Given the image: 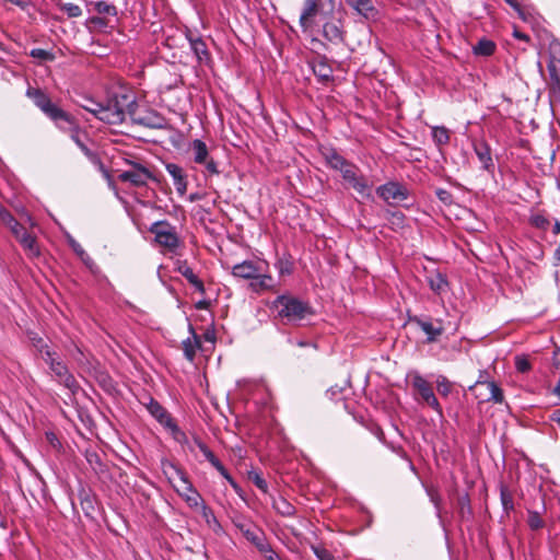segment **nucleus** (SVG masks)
<instances>
[{"label": "nucleus", "instance_id": "nucleus-1", "mask_svg": "<svg viewBox=\"0 0 560 560\" xmlns=\"http://www.w3.org/2000/svg\"><path fill=\"white\" fill-rule=\"evenodd\" d=\"M268 262L266 260H243L232 267L233 277L249 281L248 289L257 294L265 291H273L276 281L268 272Z\"/></svg>", "mask_w": 560, "mask_h": 560}, {"label": "nucleus", "instance_id": "nucleus-2", "mask_svg": "<svg viewBox=\"0 0 560 560\" xmlns=\"http://www.w3.org/2000/svg\"><path fill=\"white\" fill-rule=\"evenodd\" d=\"M272 307L288 324H299L305 317L313 315V310L307 302L287 294L278 295L272 302Z\"/></svg>", "mask_w": 560, "mask_h": 560}, {"label": "nucleus", "instance_id": "nucleus-3", "mask_svg": "<svg viewBox=\"0 0 560 560\" xmlns=\"http://www.w3.org/2000/svg\"><path fill=\"white\" fill-rule=\"evenodd\" d=\"M163 471L173 483L176 492L184 498L190 508H197L203 503L201 495L180 468L171 462H165L163 463Z\"/></svg>", "mask_w": 560, "mask_h": 560}, {"label": "nucleus", "instance_id": "nucleus-4", "mask_svg": "<svg viewBox=\"0 0 560 560\" xmlns=\"http://www.w3.org/2000/svg\"><path fill=\"white\" fill-rule=\"evenodd\" d=\"M26 96L31 98L35 106L38 107L51 121H54L57 128H65L67 124L72 122V116L52 103L45 91L30 86L26 90Z\"/></svg>", "mask_w": 560, "mask_h": 560}, {"label": "nucleus", "instance_id": "nucleus-5", "mask_svg": "<svg viewBox=\"0 0 560 560\" xmlns=\"http://www.w3.org/2000/svg\"><path fill=\"white\" fill-rule=\"evenodd\" d=\"M138 103L136 96L131 92H116L107 101V113L116 117L115 121H108L109 125H119L125 121L126 117H131Z\"/></svg>", "mask_w": 560, "mask_h": 560}, {"label": "nucleus", "instance_id": "nucleus-6", "mask_svg": "<svg viewBox=\"0 0 560 560\" xmlns=\"http://www.w3.org/2000/svg\"><path fill=\"white\" fill-rule=\"evenodd\" d=\"M149 413L170 432L172 438L179 444L188 442L186 433L176 424L171 413L155 399L150 398L147 404Z\"/></svg>", "mask_w": 560, "mask_h": 560}, {"label": "nucleus", "instance_id": "nucleus-7", "mask_svg": "<svg viewBox=\"0 0 560 560\" xmlns=\"http://www.w3.org/2000/svg\"><path fill=\"white\" fill-rule=\"evenodd\" d=\"M409 376L411 378V386L416 392L417 399L429 406L440 418H442L443 408L439 402L431 384L418 371L411 372Z\"/></svg>", "mask_w": 560, "mask_h": 560}, {"label": "nucleus", "instance_id": "nucleus-8", "mask_svg": "<svg viewBox=\"0 0 560 560\" xmlns=\"http://www.w3.org/2000/svg\"><path fill=\"white\" fill-rule=\"evenodd\" d=\"M149 231L154 234L155 242L171 253H175L180 246L176 228L165 220L152 223Z\"/></svg>", "mask_w": 560, "mask_h": 560}, {"label": "nucleus", "instance_id": "nucleus-9", "mask_svg": "<svg viewBox=\"0 0 560 560\" xmlns=\"http://www.w3.org/2000/svg\"><path fill=\"white\" fill-rule=\"evenodd\" d=\"M131 121L133 124L149 127L152 129H163L166 127V119L153 109L140 108L137 105L135 112H131Z\"/></svg>", "mask_w": 560, "mask_h": 560}, {"label": "nucleus", "instance_id": "nucleus-10", "mask_svg": "<svg viewBox=\"0 0 560 560\" xmlns=\"http://www.w3.org/2000/svg\"><path fill=\"white\" fill-rule=\"evenodd\" d=\"M189 150L192 154L194 162L200 165H205L209 174L218 175L220 173L218 164L214 162L213 159L209 156L208 147L202 140H192Z\"/></svg>", "mask_w": 560, "mask_h": 560}, {"label": "nucleus", "instance_id": "nucleus-11", "mask_svg": "<svg viewBox=\"0 0 560 560\" xmlns=\"http://www.w3.org/2000/svg\"><path fill=\"white\" fill-rule=\"evenodd\" d=\"M128 163L132 168L119 174L118 178L120 182H128L133 186L140 187L145 186L149 179H154L152 173L144 165L133 161H128Z\"/></svg>", "mask_w": 560, "mask_h": 560}, {"label": "nucleus", "instance_id": "nucleus-12", "mask_svg": "<svg viewBox=\"0 0 560 560\" xmlns=\"http://www.w3.org/2000/svg\"><path fill=\"white\" fill-rule=\"evenodd\" d=\"M376 194L382 198L386 203H392V201H402L406 200L409 196V191L405 185L398 182H387L376 188Z\"/></svg>", "mask_w": 560, "mask_h": 560}, {"label": "nucleus", "instance_id": "nucleus-13", "mask_svg": "<svg viewBox=\"0 0 560 560\" xmlns=\"http://www.w3.org/2000/svg\"><path fill=\"white\" fill-rule=\"evenodd\" d=\"M195 443L205 458L211 464V466L215 468L217 471L231 485L235 492L238 493L241 491V487L225 469L219 458L213 454V452L199 439H195Z\"/></svg>", "mask_w": 560, "mask_h": 560}, {"label": "nucleus", "instance_id": "nucleus-14", "mask_svg": "<svg viewBox=\"0 0 560 560\" xmlns=\"http://www.w3.org/2000/svg\"><path fill=\"white\" fill-rule=\"evenodd\" d=\"M325 22L323 24L322 34L330 43L338 45L343 43V30L342 22L340 19L335 16H324Z\"/></svg>", "mask_w": 560, "mask_h": 560}, {"label": "nucleus", "instance_id": "nucleus-15", "mask_svg": "<svg viewBox=\"0 0 560 560\" xmlns=\"http://www.w3.org/2000/svg\"><path fill=\"white\" fill-rule=\"evenodd\" d=\"M185 37L188 40L190 49L194 52L197 61L199 63L208 65L211 61V56L202 37L198 34H194L189 30L185 32Z\"/></svg>", "mask_w": 560, "mask_h": 560}, {"label": "nucleus", "instance_id": "nucleus-16", "mask_svg": "<svg viewBox=\"0 0 560 560\" xmlns=\"http://www.w3.org/2000/svg\"><path fill=\"white\" fill-rule=\"evenodd\" d=\"M50 371L54 374L56 381L69 389L71 394H75L79 390L80 386L73 374L70 373L65 362L55 364V368H52Z\"/></svg>", "mask_w": 560, "mask_h": 560}, {"label": "nucleus", "instance_id": "nucleus-17", "mask_svg": "<svg viewBox=\"0 0 560 560\" xmlns=\"http://www.w3.org/2000/svg\"><path fill=\"white\" fill-rule=\"evenodd\" d=\"M322 13L319 11V3L318 0H305L304 8L300 15V26L301 28L306 32L313 26L314 19ZM325 15L323 14V18Z\"/></svg>", "mask_w": 560, "mask_h": 560}, {"label": "nucleus", "instance_id": "nucleus-18", "mask_svg": "<svg viewBox=\"0 0 560 560\" xmlns=\"http://www.w3.org/2000/svg\"><path fill=\"white\" fill-rule=\"evenodd\" d=\"M345 2L365 20H376L378 16V10L372 0H345Z\"/></svg>", "mask_w": 560, "mask_h": 560}, {"label": "nucleus", "instance_id": "nucleus-19", "mask_svg": "<svg viewBox=\"0 0 560 560\" xmlns=\"http://www.w3.org/2000/svg\"><path fill=\"white\" fill-rule=\"evenodd\" d=\"M474 152L481 163V168L488 173L494 172V163L491 155V149L486 141H478L474 143Z\"/></svg>", "mask_w": 560, "mask_h": 560}, {"label": "nucleus", "instance_id": "nucleus-20", "mask_svg": "<svg viewBox=\"0 0 560 560\" xmlns=\"http://www.w3.org/2000/svg\"><path fill=\"white\" fill-rule=\"evenodd\" d=\"M14 236L25 250L28 258H36L39 256L40 250L36 237L30 234L25 228Z\"/></svg>", "mask_w": 560, "mask_h": 560}, {"label": "nucleus", "instance_id": "nucleus-21", "mask_svg": "<svg viewBox=\"0 0 560 560\" xmlns=\"http://www.w3.org/2000/svg\"><path fill=\"white\" fill-rule=\"evenodd\" d=\"M175 270L180 273L197 291L205 292L203 282L195 275L187 260L178 259L175 262Z\"/></svg>", "mask_w": 560, "mask_h": 560}, {"label": "nucleus", "instance_id": "nucleus-22", "mask_svg": "<svg viewBox=\"0 0 560 560\" xmlns=\"http://www.w3.org/2000/svg\"><path fill=\"white\" fill-rule=\"evenodd\" d=\"M165 168L173 178V184L176 188V191L180 196L185 195L187 190V180L183 168L175 163H167L165 165Z\"/></svg>", "mask_w": 560, "mask_h": 560}, {"label": "nucleus", "instance_id": "nucleus-23", "mask_svg": "<svg viewBox=\"0 0 560 560\" xmlns=\"http://www.w3.org/2000/svg\"><path fill=\"white\" fill-rule=\"evenodd\" d=\"M82 108L93 114L97 119L108 124V121H115L116 117L113 114L107 113L106 104L98 103L94 100H86Z\"/></svg>", "mask_w": 560, "mask_h": 560}, {"label": "nucleus", "instance_id": "nucleus-24", "mask_svg": "<svg viewBox=\"0 0 560 560\" xmlns=\"http://www.w3.org/2000/svg\"><path fill=\"white\" fill-rule=\"evenodd\" d=\"M61 131H69L71 139L75 142V144L82 150V152L89 156L92 158L94 154L93 152L84 144L82 141L83 133L81 132L79 126L77 125L74 118L72 117V122L67 124L65 128H59Z\"/></svg>", "mask_w": 560, "mask_h": 560}, {"label": "nucleus", "instance_id": "nucleus-25", "mask_svg": "<svg viewBox=\"0 0 560 560\" xmlns=\"http://www.w3.org/2000/svg\"><path fill=\"white\" fill-rule=\"evenodd\" d=\"M189 331L191 334V337L186 338L182 345L184 357L188 361L192 362L196 355V351L200 347V340L191 325H189Z\"/></svg>", "mask_w": 560, "mask_h": 560}, {"label": "nucleus", "instance_id": "nucleus-26", "mask_svg": "<svg viewBox=\"0 0 560 560\" xmlns=\"http://www.w3.org/2000/svg\"><path fill=\"white\" fill-rule=\"evenodd\" d=\"M427 281L430 289L436 294H442L448 289V281L446 277L440 271L431 272L427 277Z\"/></svg>", "mask_w": 560, "mask_h": 560}, {"label": "nucleus", "instance_id": "nucleus-27", "mask_svg": "<svg viewBox=\"0 0 560 560\" xmlns=\"http://www.w3.org/2000/svg\"><path fill=\"white\" fill-rule=\"evenodd\" d=\"M417 325L427 335V342H434L444 331L441 325L434 326L432 322L427 319H416Z\"/></svg>", "mask_w": 560, "mask_h": 560}, {"label": "nucleus", "instance_id": "nucleus-28", "mask_svg": "<svg viewBox=\"0 0 560 560\" xmlns=\"http://www.w3.org/2000/svg\"><path fill=\"white\" fill-rule=\"evenodd\" d=\"M327 165L336 171H340L342 167H347L348 160L340 155L336 149L330 148L323 152Z\"/></svg>", "mask_w": 560, "mask_h": 560}, {"label": "nucleus", "instance_id": "nucleus-29", "mask_svg": "<svg viewBox=\"0 0 560 560\" xmlns=\"http://www.w3.org/2000/svg\"><path fill=\"white\" fill-rule=\"evenodd\" d=\"M244 537L255 545L259 552L268 544L265 533L257 526L252 529L244 530Z\"/></svg>", "mask_w": 560, "mask_h": 560}, {"label": "nucleus", "instance_id": "nucleus-30", "mask_svg": "<svg viewBox=\"0 0 560 560\" xmlns=\"http://www.w3.org/2000/svg\"><path fill=\"white\" fill-rule=\"evenodd\" d=\"M275 268L277 269L279 276H290L294 269L291 255L288 253L278 255L275 261Z\"/></svg>", "mask_w": 560, "mask_h": 560}, {"label": "nucleus", "instance_id": "nucleus-31", "mask_svg": "<svg viewBox=\"0 0 560 560\" xmlns=\"http://www.w3.org/2000/svg\"><path fill=\"white\" fill-rule=\"evenodd\" d=\"M313 72L320 82H328L332 79V69L325 59H319L313 63Z\"/></svg>", "mask_w": 560, "mask_h": 560}, {"label": "nucleus", "instance_id": "nucleus-32", "mask_svg": "<svg viewBox=\"0 0 560 560\" xmlns=\"http://www.w3.org/2000/svg\"><path fill=\"white\" fill-rule=\"evenodd\" d=\"M0 220L1 222L10 229L13 235H16L24 226L16 221V219L12 215V213L5 209L4 207H0Z\"/></svg>", "mask_w": 560, "mask_h": 560}, {"label": "nucleus", "instance_id": "nucleus-33", "mask_svg": "<svg viewBox=\"0 0 560 560\" xmlns=\"http://www.w3.org/2000/svg\"><path fill=\"white\" fill-rule=\"evenodd\" d=\"M67 242L72 250L77 254V256L81 259V261L90 269L93 268L94 261L89 256V254L83 249V247L70 235L67 234Z\"/></svg>", "mask_w": 560, "mask_h": 560}, {"label": "nucleus", "instance_id": "nucleus-34", "mask_svg": "<svg viewBox=\"0 0 560 560\" xmlns=\"http://www.w3.org/2000/svg\"><path fill=\"white\" fill-rule=\"evenodd\" d=\"M272 508L282 516H292L295 513V508L282 497L273 498Z\"/></svg>", "mask_w": 560, "mask_h": 560}, {"label": "nucleus", "instance_id": "nucleus-35", "mask_svg": "<svg viewBox=\"0 0 560 560\" xmlns=\"http://www.w3.org/2000/svg\"><path fill=\"white\" fill-rule=\"evenodd\" d=\"M510 4L518 14L523 21H529L532 19L530 7L526 4V0H504Z\"/></svg>", "mask_w": 560, "mask_h": 560}, {"label": "nucleus", "instance_id": "nucleus-36", "mask_svg": "<svg viewBox=\"0 0 560 560\" xmlns=\"http://www.w3.org/2000/svg\"><path fill=\"white\" fill-rule=\"evenodd\" d=\"M479 384L486 385L487 388L489 389V397L487 398V400H491L495 404L503 402V399H504L503 392L498 386V384L495 382H493V381H491V382L477 381V385H479Z\"/></svg>", "mask_w": 560, "mask_h": 560}, {"label": "nucleus", "instance_id": "nucleus-37", "mask_svg": "<svg viewBox=\"0 0 560 560\" xmlns=\"http://www.w3.org/2000/svg\"><path fill=\"white\" fill-rule=\"evenodd\" d=\"M495 50V44L490 40V39H486V38H482L480 39L474 47H472V52L476 55V56H485V57H488V56H491Z\"/></svg>", "mask_w": 560, "mask_h": 560}, {"label": "nucleus", "instance_id": "nucleus-38", "mask_svg": "<svg viewBox=\"0 0 560 560\" xmlns=\"http://www.w3.org/2000/svg\"><path fill=\"white\" fill-rule=\"evenodd\" d=\"M425 492H427L430 501L434 505L436 517L442 523V509H441L442 499H441L438 488L427 487Z\"/></svg>", "mask_w": 560, "mask_h": 560}, {"label": "nucleus", "instance_id": "nucleus-39", "mask_svg": "<svg viewBox=\"0 0 560 560\" xmlns=\"http://www.w3.org/2000/svg\"><path fill=\"white\" fill-rule=\"evenodd\" d=\"M93 10L104 16H115L117 14L116 7L107 1L92 2Z\"/></svg>", "mask_w": 560, "mask_h": 560}, {"label": "nucleus", "instance_id": "nucleus-40", "mask_svg": "<svg viewBox=\"0 0 560 560\" xmlns=\"http://www.w3.org/2000/svg\"><path fill=\"white\" fill-rule=\"evenodd\" d=\"M458 514L462 520H470L472 517V510L470 505V499L467 493L458 498Z\"/></svg>", "mask_w": 560, "mask_h": 560}, {"label": "nucleus", "instance_id": "nucleus-41", "mask_svg": "<svg viewBox=\"0 0 560 560\" xmlns=\"http://www.w3.org/2000/svg\"><path fill=\"white\" fill-rule=\"evenodd\" d=\"M351 187L363 197L371 196L370 185L366 179L362 176H357L354 180L350 183Z\"/></svg>", "mask_w": 560, "mask_h": 560}, {"label": "nucleus", "instance_id": "nucleus-42", "mask_svg": "<svg viewBox=\"0 0 560 560\" xmlns=\"http://www.w3.org/2000/svg\"><path fill=\"white\" fill-rule=\"evenodd\" d=\"M386 219L393 229H401L405 225L406 217L400 211H387Z\"/></svg>", "mask_w": 560, "mask_h": 560}, {"label": "nucleus", "instance_id": "nucleus-43", "mask_svg": "<svg viewBox=\"0 0 560 560\" xmlns=\"http://www.w3.org/2000/svg\"><path fill=\"white\" fill-rule=\"evenodd\" d=\"M527 524L532 530H539L545 526V522L539 512L533 510L527 511Z\"/></svg>", "mask_w": 560, "mask_h": 560}, {"label": "nucleus", "instance_id": "nucleus-44", "mask_svg": "<svg viewBox=\"0 0 560 560\" xmlns=\"http://www.w3.org/2000/svg\"><path fill=\"white\" fill-rule=\"evenodd\" d=\"M500 499H501V504H502L503 511L505 513L509 514L511 511H513V509H514L513 497H512L511 492L508 490V488L504 486H501V488H500Z\"/></svg>", "mask_w": 560, "mask_h": 560}, {"label": "nucleus", "instance_id": "nucleus-45", "mask_svg": "<svg viewBox=\"0 0 560 560\" xmlns=\"http://www.w3.org/2000/svg\"><path fill=\"white\" fill-rule=\"evenodd\" d=\"M201 506V515L202 517L205 518L206 523L212 527L214 530H217V528H221V525L220 523L218 522L213 511L208 508L205 502L200 505Z\"/></svg>", "mask_w": 560, "mask_h": 560}, {"label": "nucleus", "instance_id": "nucleus-46", "mask_svg": "<svg viewBox=\"0 0 560 560\" xmlns=\"http://www.w3.org/2000/svg\"><path fill=\"white\" fill-rule=\"evenodd\" d=\"M435 383H436L438 392L443 397H447L452 393L453 383L446 376L438 375Z\"/></svg>", "mask_w": 560, "mask_h": 560}, {"label": "nucleus", "instance_id": "nucleus-47", "mask_svg": "<svg viewBox=\"0 0 560 560\" xmlns=\"http://www.w3.org/2000/svg\"><path fill=\"white\" fill-rule=\"evenodd\" d=\"M432 138L438 144H446L450 141L448 130L445 127L435 126L431 130Z\"/></svg>", "mask_w": 560, "mask_h": 560}, {"label": "nucleus", "instance_id": "nucleus-48", "mask_svg": "<svg viewBox=\"0 0 560 560\" xmlns=\"http://www.w3.org/2000/svg\"><path fill=\"white\" fill-rule=\"evenodd\" d=\"M529 222L533 226L546 231L549 225L550 221L548 218H546L542 213H534L529 218Z\"/></svg>", "mask_w": 560, "mask_h": 560}, {"label": "nucleus", "instance_id": "nucleus-49", "mask_svg": "<svg viewBox=\"0 0 560 560\" xmlns=\"http://www.w3.org/2000/svg\"><path fill=\"white\" fill-rule=\"evenodd\" d=\"M60 8L69 18H79L82 14L81 8L72 2L63 3Z\"/></svg>", "mask_w": 560, "mask_h": 560}, {"label": "nucleus", "instance_id": "nucleus-50", "mask_svg": "<svg viewBox=\"0 0 560 560\" xmlns=\"http://www.w3.org/2000/svg\"><path fill=\"white\" fill-rule=\"evenodd\" d=\"M311 549L318 560H334L331 552L323 546L312 545Z\"/></svg>", "mask_w": 560, "mask_h": 560}, {"label": "nucleus", "instance_id": "nucleus-51", "mask_svg": "<svg viewBox=\"0 0 560 560\" xmlns=\"http://www.w3.org/2000/svg\"><path fill=\"white\" fill-rule=\"evenodd\" d=\"M42 358L48 364L50 370L55 368V364L62 362L57 352L51 349H46Z\"/></svg>", "mask_w": 560, "mask_h": 560}, {"label": "nucleus", "instance_id": "nucleus-52", "mask_svg": "<svg viewBox=\"0 0 560 560\" xmlns=\"http://www.w3.org/2000/svg\"><path fill=\"white\" fill-rule=\"evenodd\" d=\"M355 171V165L348 162L347 167H342L339 172L341 173L342 178L350 184L358 176Z\"/></svg>", "mask_w": 560, "mask_h": 560}, {"label": "nucleus", "instance_id": "nucleus-53", "mask_svg": "<svg viewBox=\"0 0 560 560\" xmlns=\"http://www.w3.org/2000/svg\"><path fill=\"white\" fill-rule=\"evenodd\" d=\"M30 56L45 61H51L55 58L52 52L43 48H33L30 52Z\"/></svg>", "mask_w": 560, "mask_h": 560}, {"label": "nucleus", "instance_id": "nucleus-54", "mask_svg": "<svg viewBox=\"0 0 560 560\" xmlns=\"http://www.w3.org/2000/svg\"><path fill=\"white\" fill-rule=\"evenodd\" d=\"M530 363L525 355L515 357V369L517 372L526 373L530 370Z\"/></svg>", "mask_w": 560, "mask_h": 560}, {"label": "nucleus", "instance_id": "nucleus-55", "mask_svg": "<svg viewBox=\"0 0 560 560\" xmlns=\"http://www.w3.org/2000/svg\"><path fill=\"white\" fill-rule=\"evenodd\" d=\"M435 195L444 205H451L453 202V195L444 188H438L435 190Z\"/></svg>", "mask_w": 560, "mask_h": 560}, {"label": "nucleus", "instance_id": "nucleus-56", "mask_svg": "<svg viewBox=\"0 0 560 560\" xmlns=\"http://www.w3.org/2000/svg\"><path fill=\"white\" fill-rule=\"evenodd\" d=\"M86 460L95 471L102 469L103 464L100 459V456L96 453H88Z\"/></svg>", "mask_w": 560, "mask_h": 560}, {"label": "nucleus", "instance_id": "nucleus-57", "mask_svg": "<svg viewBox=\"0 0 560 560\" xmlns=\"http://www.w3.org/2000/svg\"><path fill=\"white\" fill-rule=\"evenodd\" d=\"M260 553L267 559V560H282L280 556L272 549L270 544L268 542L264 549L260 551Z\"/></svg>", "mask_w": 560, "mask_h": 560}, {"label": "nucleus", "instance_id": "nucleus-58", "mask_svg": "<svg viewBox=\"0 0 560 560\" xmlns=\"http://www.w3.org/2000/svg\"><path fill=\"white\" fill-rule=\"evenodd\" d=\"M32 341L33 346L42 355H44L46 349H50L48 345L44 341V339L40 337L32 338Z\"/></svg>", "mask_w": 560, "mask_h": 560}, {"label": "nucleus", "instance_id": "nucleus-59", "mask_svg": "<svg viewBox=\"0 0 560 560\" xmlns=\"http://www.w3.org/2000/svg\"><path fill=\"white\" fill-rule=\"evenodd\" d=\"M32 341L33 346L42 355H44L46 349H50L48 345L44 341V339L40 337L32 338Z\"/></svg>", "mask_w": 560, "mask_h": 560}, {"label": "nucleus", "instance_id": "nucleus-60", "mask_svg": "<svg viewBox=\"0 0 560 560\" xmlns=\"http://www.w3.org/2000/svg\"><path fill=\"white\" fill-rule=\"evenodd\" d=\"M253 481L258 489H260L264 492H267L268 485L261 476H259L258 474H255L253 477Z\"/></svg>", "mask_w": 560, "mask_h": 560}, {"label": "nucleus", "instance_id": "nucleus-61", "mask_svg": "<svg viewBox=\"0 0 560 560\" xmlns=\"http://www.w3.org/2000/svg\"><path fill=\"white\" fill-rule=\"evenodd\" d=\"M46 438L47 440L49 441V443L52 445V446H59L60 445V442L59 440L57 439V436L55 435V433L52 432H47L46 433Z\"/></svg>", "mask_w": 560, "mask_h": 560}, {"label": "nucleus", "instance_id": "nucleus-62", "mask_svg": "<svg viewBox=\"0 0 560 560\" xmlns=\"http://www.w3.org/2000/svg\"><path fill=\"white\" fill-rule=\"evenodd\" d=\"M550 420L556 422L560 428V408L555 409L550 415Z\"/></svg>", "mask_w": 560, "mask_h": 560}, {"label": "nucleus", "instance_id": "nucleus-63", "mask_svg": "<svg viewBox=\"0 0 560 560\" xmlns=\"http://www.w3.org/2000/svg\"><path fill=\"white\" fill-rule=\"evenodd\" d=\"M236 527L242 532V534L244 535V530L246 529H252L253 527H255V525H246L244 523H236Z\"/></svg>", "mask_w": 560, "mask_h": 560}, {"label": "nucleus", "instance_id": "nucleus-64", "mask_svg": "<svg viewBox=\"0 0 560 560\" xmlns=\"http://www.w3.org/2000/svg\"><path fill=\"white\" fill-rule=\"evenodd\" d=\"M552 233H553L555 235H557V234H559V233H560V221H558V220H557V221L555 222V224H553V226H552Z\"/></svg>", "mask_w": 560, "mask_h": 560}]
</instances>
